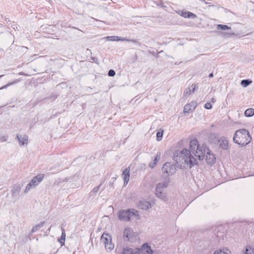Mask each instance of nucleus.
Returning <instances> with one entry per match:
<instances>
[{
	"label": "nucleus",
	"instance_id": "f257e3e1",
	"mask_svg": "<svg viewBox=\"0 0 254 254\" xmlns=\"http://www.w3.org/2000/svg\"><path fill=\"white\" fill-rule=\"evenodd\" d=\"M173 160L177 165V167L180 169L188 167L191 168L197 164L196 159L191 154L190 150L187 149H183L180 152H175Z\"/></svg>",
	"mask_w": 254,
	"mask_h": 254
},
{
	"label": "nucleus",
	"instance_id": "f03ea898",
	"mask_svg": "<svg viewBox=\"0 0 254 254\" xmlns=\"http://www.w3.org/2000/svg\"><path fill=\"white\" fill-rule=\"evenodd\" d=\"M252 140V137L249 131L245 129L242 128L237 130L233 136V141L241 146H245Z\"/></svg>",
	"mask_w": 254,
	"mask_h": 254
},
{
	"label": "nucleus",
	"instance_id": "7ed1b4c3",
	"mask_svg": "<svg viewBox=\"0 0 254 254\" xmlns=\"http://www.w3.org/2000/svg\"><path fill=\"white\" fill-rule=\"evenodd\" d=\"M119 219L121 221H129L131 219L138 220L139 215L134 209L121 210L119 212Z\"/></svg>",
	"mask_w": 254,
	"mask_h": 254
},
{
	"label": "nucleus",
	"instance_id": "20e7f679",
	"mask_svg": "<svg viewBox=\"0 0 254 254\" xmlns=\"http://www.w3.org/2000/svg\"><path fill=\"white\" fill-rule=\"evenodd\" d=\"M170 183L169 177H164V180L162 183H159L156 186L155 195L158 198L165 200L166 198V195L164 189L166 188Z\"/></svg>",
	"mask_w": 254,
	"mask_h": 254
},
{
	"label": "nucleus",
	"instance_id": "39448f33",
	"mask_svg": "<svg viewBox=\"0 0 254 254\" xmlns=\"http://www.w3.org/2000/svg\"><path fill=\"white\" fill-rule=\"evenodd\" d=\"M203 146H205V145L203 144L202 147H200L197 140L195 139L191 140L190 142V152H192L194 156L198 158L199 160L204 159V154H203Z\"/></svg>",
	"mask_w": 254,
	"mask_h": 254
},
{
	"label": "nucleus",
	"instance_id": "423d86ee",
	"mask_svg": "<svg viewBox=\"0 0 254 254\" xmlns=\"http://www.w3.org/2000/svg\"><path fill=\"white\" fill-rule=\"evenodd\" d=\"M44 177L43 175L39 174L34 177L33 179L27 185L24 190V193H27L32 188L40 184L43 180Z\"/></svg>",
	"mask_w": 254,
	"mask_h": 254
},
{
	"label": "nucleus",
	"instance_id": "0eeeda50",
	"mask_svg": "<svg viewBox=\"0 0 254 254\" xmlns=\"http://www.w3.org/2000/svg\"><path fill=\"white\" fill-rule=\"evenodd\" d=\"M124 238L125 241L133 243L138 239V237L133 232L132 230L130 228H127L124 232Z\"/></svg>",
	"mask_w": 254,
	"mask_h": 254
},
{
	"label": "nucleus",
	"instance_id": "6e6552de",
	"mask_svg": "<svg viewBox=\"0 0 254 254\" xmlns=\"http://www.w3.org/2000/svg\"><path fill=\"white\" fill-rule=\"evenodd\" d=\"M203 154L204 158L206 157V161L209 165H212L215 163L216 158L213 154L210 153V150L206 145L203 146Z\"/></svg>",
	"mask_w": 254,
	"mask_h": 254
},
{
	"label": "nucleus",
	"instance_id": "1a4fd4ad",
	"mask_svg": "<svg viewBox=\"0 0 254 254\" xmlns=\"http://www.w3.org/2000/svg\"><path fill=\"white\" fill-rule=\"evenodd\" d=\"M162 171L164 174H166L167 177L174 174L176 171V166L174 164H171L170 162H166L163 165Z\"/></svg>",
	"mask_w": 254,
	"mask_h": 254
},
{
	"label": "nucleus",
	"instance_id": "9d476101",
	"mask_svg": "<svg viewBox=\"0 0 254 254\" xmlns=\"http://www.w3.org/2000/svg\"><path fill=\"white\" fill-rule=\"evenodd\" d=\"M134 254H152V251L147 244H144L141 248L135 249Z\"/></svg>",
	"mask_w": 254,
	"mask_h": 254
},
{
	"label": "nucleus",
	"instance_id": "9b49d317",
	"mask_svg": "<svg viewBox=\"0 0 254 254\" xmlns=\"http://www.w3.org/2000/svg\"><path fill=\"white\" fill-rule=\"evenodd\" d=\"M218 143L220 148L223 150H227L228 149V141L226 137L224 136L220 137L218 139Z\"/></svg>",
	"mask_w": 254,
	"mask_h": 254
},
{
	"label": "nucleus",
	"instance_id": "f8f14e48",
	"mask_svg": "<svg viewBox=\"0 0 254 254\" xmlns=\"http://www.w3.org/2000/svg\"><path fill=\"white\" fill-rule=\"evenodd\" d=\"M197 104L195 102H191L186 105L184 108L185 113H189L192 112L195 109Z\"/></svg>",
	"mask_w": 254,
	"mask_h": 254
},
{
	"label": "nucleus",
	"instance_id": "ddd939ff",
	"mask_svg": "<svg viewBox=\"0 0 254 254\" xmlns=\"http://www.w3.org/2000/svg\"><path fill=\"white\" fill-rule=\"evenodd\" d=\"M22 187V184H16L13 186L11 190V195L13 197H16L18 195Z\"/></svg>",
	"mask_w": 254,
	"mask_h": 254
},
{
	"label": "nucleus",
	"instance_id": "4468645a",
	"mask_svg": "<svg viewBox=\"0 0 254 254\" xmlns=\"http://www.w3.org/2000/svg\"><path fill=\"white\" fill-rule=\"evenodd\" d=\"M17 138L20 146L27 145L28 144V137L26 135H17Z\"/></svg>",
	"mask_w": 254,
	"mask_h": 254
},
{
	"label": "nucleus",
	"instance_id": "2eb2a0df",
	"mask_svg": "<svg viewBox=\"0 0 254 254\" xmlns=\"http://www.w3.org/2000/svg\"><path fill=\"white\" fill-rule=\"evenodd\" d=\"M129 172H130L129 166L126 168L125 169V170H124V171L123 172L122 176H123L125 185H127L129 181Z\"/></svg>",
	"mask_w": 254,
	"mask_h": 254
},
{
	"label": "nucleus",
	"instance_id": "dca6fc26",
	"mask_svg": "<svg viewBox=\"0 0 254 254\" xmlns=\"http://www.w3.org/2000/svg\"><path fill=\"white\" fill-rule=\"evenodd\" d=\"M181 16L184 18H192V19H195L196 18V15L194 14V13L190 12V11H180L179 13Z\"/></svg>",
	"mask_w": 254,
	"mask_h": 254
},
{
	"label": "nucleus",
	"instance_id": "f3484780",
	"mask_svg": "<svg viewBox=\"0 0 254 254\" xmlns=\"http://www.w3.org/2000/svg\"><path fill=\"white\" fill-rule=\"evenodd\" d=\"M138 206L139 208L143 210H147L151 207L150 203L147 201H140Z\"/></svg>",
	"mask_w": 254,
	"mask_h": 254
},
{
	"label": "nucleus",
	"instance_id": "a211bd4d",
	"mask_svg": "<svg viewBox=\"0 0 254 254\" xmlns=\"http://www.w3.org/2000/svg\"><path fill=\"white\" fill-rule=\"evenodd\" d=\"M101 241L104 245L108 244L112 242V238L111 236L108 235L107 233H103L101 237Z\"/></svg>",
	"mask_w": 254,
	"mask_h": 254
},
{
	"label": "nucleus",
	"instance_id": "6ab92c4d",
	"mask_svg": "<svg viewBox=\"0 0 254 254\" xmlns=\"http://www.w3.org/2000/svg\"><path fill=\"white\" fill-rule=\"evenodd\" d=\"M135 250L132 248L127 247L123 249L121 254H134Z\"/></svg>",
	"mask_w": 254,
	"mask_h": 254
},
{
	"label": "nucleus",
	"instance_id": "aec40b11",
	"mask_svg": "<svg viewBox=\"0 0 254 254\" xmlns=\"http://www.w3.org/2000/svg\"><path fill=\"white\" fill-rule=\"evenodd\" d=\"M45 221H43L41 222L40 224L36 225L34 227H33L31 231L30 234L32 233H35L41 228L45 224Z\"/></svg>",
	"mask_w": 254,
	"mask_h": 254
},
{
	"label": "nucleus",
	"instance_id": "412c9836",
	"mask_svg": "<svg viewBox=\"0 0 254 254\" xmlns=\"http://www.w3.org/2000/svg\"><path fill=\"white\" fill-rule=\"evenodd\" d=\"M61 230L62 231V236L60 239L58 240L59 242L61 243V245L63 246L64 244L65 239V233L64 229L62 227Z\"/></svg>",
	"mask_w": 254,
	"mask_h": 254
},
{
	"label": "nucleus",
	"instance_id": "4be33fe9",
	"mask_svg": "<svg viewBox=\"0 0 254 254\" xmlns=\"http://www.w3.org/2000/svg\"><path fill=\"white\" fill-rule=\"evenodd\" d=\"M244 114L247 117H252L254 115V109L253 108L248 109L245 111Z\"/></svg>",
	"mask_w": 254,
	"mask_h": 254
},
{
	"label": "nucleus",
	"instance_id": "5701e85b",
	"mask_svg": "<svg viewBox=\"0 0 254 254\" xmlns=\"http://www.w3.org/2000/svg\"><path fill=\"white\" fill-rule=\"evenodd\" d=\"M229 250L227 249L223 248L215 251L213 254H229Z\"/></svg>",
	"mask_w": 254,
	"mask_h": 254
},
{
	"label": "nucleus",
	"instance_id": "b1692460",
	"mask_svg": "<svg viewBox=\"0 0 254 254\" xmlns=\"http://www.w3.org/2000/svg\"><path fill=\"white\" fill-rule=\"evenodd\" d=\"M104 245L105 248L107 252L111 251L114 248V245L112 244V242L108 244H106Z\"/></svg>",
	"mask_w": 254,
	"mask_h": 254
},
{
	"label": "nucleus",
	"instance_id": "393cba45",
	"mask_svg": "<svg viewBox=\"0 0 254 254\" xmlns=\"http://www.w3.org/2000/svg\"><path fill=\"white\" fill-rule=\"evenodd\" d=\"M252 82V80L250 79H244L241 81V85L244 87H246L248 85H249Z\"/></svg>",
	"mask_w": 254,
	"mask_h": 254
},
{
	"label": "nucleus",
	"instance_id": "a878e982",
	"mask_svg": "<svg viewBox=\"0 0 254 254\" xmlns=\"http://www.w3.org/2000/svg\"><path fill=\"white\" fill-rule=\"evenodd\" d=\"M217 29L222 30H226L230 29L231 27H229L226 25L218 24L217 25Z\"/></svg>",
	"mask_w": 254,
	"mask_h": 254
},
{
	"label": "nucleus",
	"instance_id": "bb28decb",
	"mask_svg": "<svg viewBox=\"0 0 254 254\" xmlns=\"http://www.w3.org/2000/svg\"><path fill=\"white\" fill-rule=\"evenodd\" d=\"M163 130H160L156 134V139L157 141H160L163 137Z\"/></svg>",
	"mask_w": 254,
	"mask_h": 254
},
{
	"label": "nucleus",
	"instance_id": "cd10ccee",
	"mask_svg": "<svg viewBox=\"0 0 254 254\" xmlns=\"http://www.w3.org/2000/svg\"><path fill=\"white\" fill-rule=\"evenodd\" d=\"M18 82V80H15L13 82H9L8 83H7L6 85H4L3 86H2L0 88V90H1V89H6L7 88V87L9 86L10 85H11L13 84H15L16 83H17Z\"/></svg>",
	"mask_w": 254,
	"mask_h": 254
},
{
	"label": "nucleus",
	"instance_id": "c85d7f7f",
	"mask_svg": "<svg viewBox=\"0 0 254 254\" xmlns=\"http://www.w3.org/2000/svg\"><path fill=\"white\" fill-rule=\"evenodd\" d=\"M127 41H129L130 42H132L136 45H137L138 46H140L141 45L140 43L139 42V41L137 39H127Z\"/></svg>",
	"mask_w": 254,
	"mask_h": 254
},
{
	"label": "nucleus",
	"instance_id": "c756f323",
	"mask_svg": "<svg viewBox=\"0 0 254 254\" xmlns=\"http://www.w3.org/2000/svg\"><path fill=\"white\" fill-rule=\"evenodd\" d=\"M191 93V90L190 88H187L184 93V95L185 96H187L190 95Z\"/></svg>",
	"mask_w": 254,
	"mask_h": 254
},
{
	"label": "nucleus",
	"instance_id": "7c9ffc66",
	"mask_svg": "<svg viewBox=\"0 0 254 254\" xmlns=\"http://www.w3.org/2000/svg\"><path fill=\"white\" fill-rule=\"evenodd\" d=\"M105 38L110 41H116V38H119V36H107Z\"/></svg>",
	"mask_w": 254,
	"mask_h": 254
},
{
	"label": "nucleus",
	"instance_id": "2f4dec72",
	"mask_svg": "<svg viewBox=\"0 0 254 254\" xmlns=\"http://www.w3.org/2000/svg\"><path fill=\"white\" fill-rule=\"evenodd\" d=\"M160 158V153L158 152L154 160H153V162H156V164L158 162Z\"/></svg>",
	"mask_w": 254,
	"mask_h": 254
},
{
	"label": "nucleus",
	"instance_id": "473e14b6",
	"mask_svg": "<svg viewBox=\"0 0 254 254\" xmlns=\"http://www.w3.org/2000/svg\"><path fill=\"white\" fill-rule=\"evenodd\" d=\"M116 74L115 71L113 69H110L108 71V75L109 76L113 77Z\"/></svg>",
	"mask_w": 254,
	"mask_h": 254
},
{
	"label": "nucleus",
	"instance_id": "72a5a7b5",
	"mask_svg": "<svg viewBox=\"0 0 254 254\" xmlns=\"http://www.w3.org/2000/svg\"><path fill=\"white\" fill-rule=\"evenodd\" d=\"M198 86L197 84H192L191 86V90L192 92H194V91L198 88Z\"/></svg>",
	"mask_w": 254,
	"mask_h": 254
},
{
	"label": "nucleus",
	"instance_id": "f704fd0d",
	"mask_svg": "<svg viewBox=\"0 0 254 254\" xmlns=\"http://www.w3.org/2000/svg\"><path fill=\"white\" fill-rule=\"evenodd\" d=\"M101 185L97 186L96 187H95L93 189V190L91 191V192H97L99 191Z\"/></svg>",
	"mask_w": 254,
	"mask_h": 254
},
{
	"label": "nucleus",
	"instance_id": "c9c22d12",
	"mask_svg": "<svg viewBox=\"0 0 254 254\" xmlns=\"http://www.w3.org/2000/svg\"><path fill=\"white\" fill-rule=\"evenodd\" d=\"M204 107L206 109H211L212 108V106L210 103H206L204 105Z\"/></svg>",
	"mask_w": 254,
	"mask_h": 254
},
{
	"label": "nucleus",
	"instance_id": "e433bc0d",
	"mask_svg": "<svg viewBox=\"0 0 254 254\" xmlns=\"http://www.w3.org/2000/svg\"><path fill=\"white\" fill-rule=\"evenodd\" d=\"M7 140V137L4 135L0 136V141L1 142L6 141Z\"/></svg>",
	"mask_w": 254,
	"mask_h": 254
},
{
	"label": "nucleus",
	"instance_id": "4c0bfd02",
	"mask_svg": "<svg viewBox=\"0 0 254 254\" xmlns=\"http://www.w3.org/2000/svg\"><path fill=\"white\" fill-rule=\"evenodd\" d=\"M127 38H122L121 37H119V38H116V40L117 41H127Z\"/></svg>",
	"mask_w": 254,
	"mask_h": 254
},
{
	"label": "nucleus",
	"instance_id": "58836bf2",
	"mask_svg": "<svg viewBox=\"0 0 254 254\" xmlns=\"http://www.w3.org/2000/svg\"><path fill=\"white\" fill-rule=\"evenodd\" d=\"M156 165V162H150L149 164V166L151 168H153Z\"/></svg>",
	"mask_w": 254,
	"mask_h": 254
},
{
	"label": "nucleus",
	"instance_id": "ea45409f",
	"mask_svg": "<svg viewBox=\"0 0 254 254\" xmlns=\"http://www.w3.org/2000/svg\"><path fill=\"white\" fill-rule=\"evenodd\" d=\"M52 226V225L46 231V233H49L50 232V231H51V227Z\"/></svg>",
	"mask_w": 254,
	"mask_h": 254
},
{
	"label": "nucleus",
	"instance_id": "a19ab883",
	"mask_svg": "<svg viewBox=\"0 0 254 254\" xmlns=\"http://www.w3.org/2000/svg\"><path fill=\"white\" fill-rule=\"evenodd\" d=\"M213 73H210L209 74V77L210 78H211V77H213Z\"/></svg>",
	"mask_w": 254,
	"mask_h": 254
},
{
	"label": "nucleus",
	"instance_id": "79ce46f5",
	"mask_svg": "<svg viewBox=\"0 0 254 254\" xmlns=\"http://www.w3.org/2000/svg\"><path fill=\"white\" fill-rule=\"evenodd\" d=\"M56 98H57V96H55V95H54V96H51V97H50V98L53 99V100H55V99H56Z\"/></svg>",
	"mask_w": 254,
	"mask_h": 254
},
{
	"label": "nucleus",
	"instance_id": "37998d69",
	"mask_svg": "<svg viewBox=\"0 0 254 254\" xmlns=\"http://www.w3.org/2000/svg\"><path fill=\"white\" fill-rule=\"evenodd\" d=\"M211 102H213V103H215V99L214 98H212L211 99Z\"/></svg>",
	"mask_w": 254,
	"mask_h": 254
},
{
	"label": "nucleus",
	"instance_id": "c03bdc74",
	"mask_svg": "<svg viewBox=\"0 0 254 254\" xmlns=\"http://www.w3.org/2000/svg\"><path fill=\"white\" fill-rule=\"evenodd\" d=\"M19 75H25V73L24 72H20L19 73Z\"/></svg>",
	"mask_w": 254,
	"mask_h": 254
},
{
	"label": "nucleus",
	"instance_id": "a18cd8bd",
	"mask_svg": "<svg viewBox=\"0 0 254 254\" xmlns=\"http://www.w3.org/2000/svg\"><path fill=\"white\" fill-rule=\"evenodd\" d=\"M65 181H66L67 182L68 181V179H65V180H64L63 181V182H64Z\"/></svg>",
	"mask_w": 254,
	"mask_h": 254
},
{
	"label": "nucleus",
	"instance_id": "49530a36",
	"mask_svg": "<svg viewBox=\"0 0 254 254\" xmlns=\"http://www.w3.org/2000/svg\"><path fill=\"white\" fill-rule=\"evenodd\" d=\"M2 76H3V75H1L0 76V77H1Z\"/></svg>",
	"mask_w": 254,
	"mask_h": 254
}]
</instances>
